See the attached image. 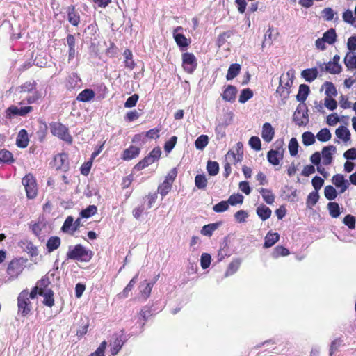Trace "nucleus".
<instances>
[{
  "label": "nucleus",
  "instance_id": "obj_1",
  "mask_svg": "<svg viewBox=\"0 0 356 356\" xmlns=\"http://www.w3.org/2000/svg\"><path fill=\"white\" fill-rule=\"evenodd\" d=\"M93 256V252L86 249L81 244H77L73 248L70 247L67 252V259L76 260L81 262L89 261Z\"/></svg>",
  "mask_w": 356,
  "mask_h": 356
},
{
  "label": "nucleus",
  "instance_id": "obj_2",
  "mask_svg": "<svg viewBox=\"0 0 356 356\" xmlns=\"http://www.w3.org/2000/svg\"><path fill=\"white\" fill-rule=\"evenodd\" d=\"M26 261V259L19 257L14 258L8 263L6 272L9 280H14L19 277L23 272Z\"/></svg>",
  "mask_w": 356,
  "mask_h": 356
},
{
  "label": "nucleus",
  "instance_id": "obj_3",
  "mask_svg": "<svg viewBox=\"0 0 356 356\" xmlns=\"http://www.w3.org/2000/svg\"><path fill=\"white\" fill-rule=\"evenodd\" d=\"M50 131L54 136L58 137L68 144L72 143V137L69 133L68 128L62 123L59 122H54L51 123Z\"/></svg>",
  "mask_w": 356,
  "mask_h": 356
},
{
  "label": "nucleus",
  "instance_id": "obj_4",
  "mask_svg": "<svg viewBox=\"0 0 356 356\" xmlns=\"http://www.w3.org/2000/svg\"><path fill=\"white\" fill-rule=\"evenodd\" d=\"M177 175L178 170L177 168H172L165 177L163 181L159 185L157 191L162 197H165L171 191Z\"/></svg>",
  "mask_w": 356,
  "mask_h": 356
},
{
  "label": "nucleus",
  "instance_id": "obj_5",
  "mask_svg": "<svg viewBox=\"0 0 356 356\" xmlns=\"http://www.w3.org/2000/svg\"><path fill=\"white\" fill-rule=\"evenodd\" d=\"M18 314L26 317L31 314L32 310V304L30 298L27 297V289L22 291L17 297Z\"/></svg>",
  "mask_w": 356,
  "mask_h": 356
},
{
  "label": "nucleus",
  "instance_id": "obj_6",
  "mask_svg": "<svg viewBox=\"0 0 356 356\" xmlns=\"http://www.w3.org/2000/svg\"><path fill=\"white\" fill-rule=\"evenodd\" d=\"M22 184L24 186L26 196L29 199H33L38 194V186L35 177L29 173L22 179Z\"/></svg>",
  "mask_w": 356,
  "mask_h": 356
},
{
  "label": "nucleus",
  "instance_id": "obj_7",
  "mask_svg": "<svg viewBox=\"0 0 356 356\" xmlns=\"http://www.w3.org/2000/svg\"><path fill=\"white\" fill-rule=\"evenodd\" d=\"M308 109L305 103H300L296 107L293 115V120L296 125L301 127L307 124L309 122Z\"/></svg>",
  "mask_w": 356,
  "mask_h": 356
},
{
  "label": "nucleus",
  "instance_id": "obj_8",
  "mask_svg": "<svg viewBox=\"0 0 356 356\" xmlns=\"http://www.w3.org/2000/svg\"><path fill=\"white\" fill-rule=\"evenodd\" d=\"M182 67L188 74H193L197 67L195 56L193 53L184 52L181 54Z\"/></svg>",
  "mask_w": 356,
  "mask_h": 356
},
{
  "label": "nucleus",
  "instance_id": "obj_9",
  "mask_svg": "<svg viewBox=\"0 0 356 356\" xmlns=\"http://www.w3.org/2000/svg\"><path fill=\"white\" fill-rule=\"evenodd\" d=\"M52 165L57 171H62L63 172L69 171L70 162L68 154L63 152L55 155Z\"/></svg>",
  "mask_w": 356,
  "mask_h": 356
},
{
  "label": "nucleus",
  "instance_id": "obj_10",
  "mask_svg": "<svg viewBox=\"0 0 356 356\" xmlns=\"http://www.w3.org/2000/svg\"><path fill=\"white\" fill-rule=\"evenodd\" d=\"M33 108L31 106L18 108L13 105L6 109V113L8 118H11L13 115L25 116L26 114L33 111Z\"/></svg>",
  "mask_w": 356,
  "mask_h": 356
},
{
  "label": "nucleus",
  "instance_id": "obj_11",
  "mask_svg": "<svg viewBox=\"0 0 356 356\" xmlns=\"http://www.w3.org/2000/svg\"><path fill=\"white\" fill-rule=\"evenodd\" d=\"M283 149H270L267 153V160L270 164L277 165L280 164V161L283 159Z\"/></svg>",
  "mask_w": 356,
  "mask_h": 356
},
{
  "label": "nucleus",
  "instance_id": "obj_12",
  "mask_svg": "<svg viewBox=\"0 0 356 356\" xmlns=\"http://www.w3.org/2000/svg\"><path fill=\"white\" fill-rule=\"evenodd\" d=\"M237 92L238 90L236 86L227 85L225 86L221 97L225 102L232 103L236 100Z\"/></svg>",
  "mask_w": 356,
  "mask_h": 356
},
{
  "label": "nucleus",
  "instance_id": "obj_13",
  "mask_svg": "<svg viewBox=\"0 0 356 356\" xmlns=\"http://www.w3.org/2000/svg\"><path fill=\"white\" fill-rule=\"evenodd\" d=\"M140 153V148L134 145H130L125 149L121 155L123 161H130L138 156Z\"/></svg>",
  "mask_w": 356,
  "mask_h": 356
},
{
  "label": "nucleus",
  "instance_id": "obj_14",
  "mask_svg": "<svg viewBox=\"0 0 356 356\" xmlns=\"http://www.w3.org/2000/svg\"><path fill=\"white\" fill-rule=\"evenodd\" d=\"M67 15L68 22L74 26H78L80 23V15L76 10L75 6L71 5L67 8Z\"/></svg>",
  "mask_w": 356,
  "mask_h": 356
},
{
  "label": "nucleus",
  "instance_id": "obj_15",
  "mask_svg": "<svg viewBox=\"0 0 356 356\" xmlns=\"http://www.w3.org/2000/svg\"><path fill=\"white\" fill-rule=\"evenodd\" d=\"M124 334H121L120 335H115L114 341L111 343V356L116 355L120 350H121L122 346L124 345Z\"/></svg>",
  "mask_w": 356,
  "mask_h": 356
},
{
  "label": "nucleus",
  "instance_id": "obj_16",
  "mask_svg": "<svg viewBox=\"0 0 356 356\" xmlns=\"http://www.w3.org/2000/svg\"><path fill=\"white\" fill-rule=\"evenodd\" d=\"M275 136V130L270 123L265 122L262 126L261 137L266 143L272 141Z\"/></svg>",
  "mask_w": 356,
  "mask_h": 356
},
{
  "label": "nucleus",
  "instance_id": "obj_17",
  "mask_svg": "<svg viewBox=\"0 0 356 356\" xmlns=\"http://www.w3.org/2000/svg\"><path fill=\"white\" fill-rule=\"evenodd\" d=\"M332 181L333 184L337 188H340V192L343 193L348 188L349 183L344 179L341 174H337L332 177Z\"/></svg>",
  "mask_w": 356,
  "mask_h": 356
},
{
  "label": "nucleus",
  "instance_id": "obj_18",
  "mask_svg": "<svg viewBox=\"0 0 356 356\" xmlns=\"http://www.w3.org/2000/svg\"><path fill=\"white\" fill-rule=\"evenodd\" d=\"M173 38L180 50L184 51L191 44V40L186 38L182 33H173Z\"/></svg>",
  "mask_w": 356,
  "mask_h": 356
},
{
  "label": "nucleus",
  "instance_id": "obj_19",
  "mask_svg": "<svg viewBox=\"0 0 356 356\" xmlns=\"http://www.w3.org/2000/svg\"><path fill=\"white\" fill-rule=\"evenodd\" d=\"M336 152V147L334 145L324 147L322 149L323 163L327 165L332 162V154Z\"/></svg>",
  "mask_w": 356,
  "mask_h": 356
},
{
  "label": "nucleus",
  "instance_id": "obj_20",
  "mask_svg": "<svg viewBox=\"0 0 356 356\" xmlns=\"http://www.w3.org/2000/svg\"><path fill=\"white\" fill-rule=\"evenodd\" d=\"M29 143L27 131L24 129H21L16 139V145L19 148H26L29 145Z\"/></svg>",
  "mask_w": 356,
  "mask_h": 356
},
{
  "label": "nucleus",
  "instance_id": "obj_21",
  "mask_svg": "<svg viewBox=\"0 0 356 356\" xmlns=\"http://www.w3.org/2000/svg\"><path fill=\"white\" fill-rule=\"evenodd\" d=\"M66 40L69 48L68 61H70L74 58L76 55V39L72 34H68Z\"/></svg>",
  "mask_w": 356,
  "mask_h": 356
},
{
  "label": "nucleus",
  "instance_id": "obj_22",
  "mask_svg": "<svg viewBox=\"0 0 356 356\" xmlns=\"http://www.w3.org/2000/svg\"><path fill=\"white\" fill-rule=\"evenodd\" d=\"M54 293L51 289H48L46 291H40V296L44 297L42 303L49 307H52L54 305Z\"/></svg>",
  "mask_w": 356,
  "mask_h": 356
},
{
  "label": "nucleus",
  "instance_id": "obj_23",
  "mask_svg": "<svg viewBox=\"0 0 356 356\" xmlns=\"http://www.w3.org/2000/svg\"><path fill=\"white\" fill-rule=\"evenodd\" d=\"M280 240V235L277 232H268L265 236L264 248H269L273 246Z\"/></svg>",
  "mask_w": 356,
  "mask_h": 356
},
{
  "label": "nucleus",
  "instance_id": "obj_24",
  "mask_svg": "<svg viewBox=\"0 0 356 356\" xmlns=\"http://www.w3.org/2000/svg\"><path fill=\"white\" fill-rule=\"evenodd\" d=\"M318 70L316 67L308 68L304 70L301 72L302 76L305 79L306 81L312 82L315 80L318 76Z\"/></svg>",
  "mask_w": 356,
  "mask_h": 356
},
{
  "label": "nucleus",
  "instance_id": "obj_25",
  "mask_svg": "<svg viewBox=\"0 0 356 356\" xmlns=\"http://www.w3.org/2000/svg\"><path fill=\"white\" fill-rule=\"evenodd\" d=\"M344 64L348 70L356 69V53L348 51L344 58Z\"/></svg>",
  "mask_w": 356,
  "mask_h": 356
},
{
  "label": "nucleus",
  "instance_id": "obj_26",
  "mask_svg": "<svg viewBox=\"0 0 356 356\" xmlns=\"http://www.w3.org/2000/svg\"><path fill=\"white\" fill-rule=\"evenodd\" d=\"M61 244V240L58 236H51L47 242L46 246L48 252H52L58 249Z\"/></svg>",
  "mask_w": 356,
  "mask_h": 356
},
{
  "label": "nucleus",
  "instance_id": "obj_27",
  "mask_svg": "<svg viewBox=\"0 0 356 356\" xmlns=\"http://www.w3.org/2000/svg\"><path fill=\"white\" fill-rule=\"evenodd\" d=\"M221 223V222H218L204 225L201 229V234L204 236H211L213 232L219 227Z\"/></svg>",
  "mask_w": 356,
  "mask_h": 356
},
{
  "label": "nucleus",
  "instance_id": "obj_28",
  "mask_svg": "<svg viewBox=\"0 0 356 356\" xmlns=\"http://www.w3.org/2000/svg\"><path fill=\"white\" fill-rule=\"evenodd\" d=\"M337 35L336 33V31L333 28H330L327 31H325L322 37L325 43H327L329 44H333L334 43H335L337 41Z\"/></svg>",
  "mask_w": 356,
  "mask_h": 356
},
{
  "label": "nucleus",
  "instance_id": "obj_29",
  "mask_svg": "<svg viewBox=\"0 0 356 356\" xmlns=\"http://www.w3.org/2000/svg\"><path fill=\"white\" fill-rule=\"evenodd\" d=\"M95 97V92L92 89H85L82 90L76 97L79 102H86Z\"/></svg>",
  "mask_w": 356,
  "mask_h": 356
},
{
  "label": "nucleus",
  "instance_id": "obj_30",
  "mask_svg": "<svg viewBox=\"0 0 356 356\" xmlns=\"http://www.w3.org/2000/svg\"><path fill=\"white\" fill-rule=\"evenodd\" d=\"M123 56L124 57L125 67L130 70H133L136 66V63L133 60V54L131 51L129 49H126L124 51Z\"/></svg>",
  "mask_w": 356,
  "mask_h": 356
},
{
  "label": "nucleus",
  "instance_id": "obj_31",
  "mask_svg": "<svg viewBox=\"0 0 356 356\" xmlns=\"http://www.w3.org/2000/svg\"><path fill=\"white\" fill-rule=\"evenodd\" d=\"M74 227V218L72 216H68L61 227V231L64 233L74 235L75 232H72Z\"/></svg>",
  "mask_w": 356,
  "mask_h": 356
},
{
  "label": "nucleus",
  "instance_id": "obj_32",
  "mask_svg": "<svg viewBox=\"0 0 356 356\" xmlns=\"http://www.w3.org/2000/svg\"><path fill=\"white\" fill-rule=\"evenodd\" d=\"M271 210L264 204H261L257 209V214L262 220L268 219L271 216Z\"/></svg>",
  "mask_w": 356,
  "mask_h": 356
},
{
  "label": "nucleus",
  "instance_id": "obj_33",
  "mask_svg": "<svg viewBox=\"0 0 356 356\" xmlns=\"http://www.w3.org/2000/svg\"><path fill=\"white\" fill-rule=\"evenodd\" d=\"M327 208L329 214L333 218H337L341 214V209L339 204L336 202H330L327 204Z\"/></svg>",
  "mask_w": 356,
  "mask_h": 356
},
{
  "label": "nucleus",
  "instance_id": "obj_34",
  "mask_svg": "<svg viewBox=\"0 0 356 356\" xmlns=\"http://www.w3.org/2000/svg\"><path fill=\"white\" fill-rule=\"evenodd\" d=\"M309 87L307 85L301 84L299 86L298 92L296 95L297 100L302 103H304L309 93Z\"/></svg>",
  "mask_w": 356,
  "mask_h": 356
},
{
  "label": "nucleus",
  "instance_id": "obj_35",
  "mask_svg": "<svg viewBox=\"0 0 356 356\" xmlns=\"http://www.w3.org/2000/svg\"><path fill=\"white\" fill-rule=\"evenodd\" d=\"M14 161L13 155L10 151L6 149H3L0 151V163L11 164L14 163Z\"/></svg>",
  "mask_w": 356,
  "mask_h": 356
},
{
  "label": "nucleus",
  "instance_id": "obj_36",
  "mask_svg": "<svg viewBox=\"0 0 356 356\" xmlns=\"http://www.w3.org/2000/svg\"><path fill=\"white\" fill-rule=\"evenodd\" d=\"M259 192L268 204H272L275 202V195L271 190L262 188L259 190Z\"/></svg>",
  "mask_w": 356,
  "mask_h": 356
},
{
  "label": "nucleus",
  "instance_id": "obj_37",
  "mask_svg": "<svg viewBox=\"0 0 356 356\" xmlns=\"http://www.w3.org/2000/svg\"><path fill=\"white\" fill-rule=\"evenodd\" d=\"M241 71V65L237 63L232 64L227 71V74L226 75V79L227 80H232L234 79Z\"/></svg>",
  "mask_w": 356,
  "mask_h": 356
},
{
  "label": "nucleus",
  "instance_id": "obj_38",
  "mask_svg": "<svg viewBox=\"0 0 356 356\" xmlns=\"http://www.w3.org/2000/svg\"><path fill=\"white\" fill-rule=\"evenodd\" d=\"M336 136L342 139L344 142H347L350 139V133L349 130L343 126L339 127L336 129Z\"/></svg>",
  "mask_w": 356,
  "mask_h": 356
},
{
  "label": "nucleus",
  "instance_id": "obj_39",
  "mask_svg": "<svg viewBox=\"0 0 356 356\" xmlns=\"http://www.w3.org/2000/svg\"><path fill=\"white\" fill-rule=\"evenodd\" d=\"M290 254L289 250L282 245L276 246L272 252V257L274 259H277L280 257H286Z\"/></svg>",
  "mask_w": 356,
  "mask_h": 356
},
{
  "label": "nucleus",
  "instance_id": "obj_40",
  "mask_svg": "<svg viewBox=\"0 0 356 356\" xmlns=\"http://www.w3.org/2000/svg\"><path fill=\"white\" fill-rule=\"evenodd\" d=\"M276 93L279 95V96L283 99H287L289 95V90H288L287 87H284L283 86V76H282L280 79V84L276 90Z\"/></svg>",
  "mask_w": 356,
  "mask_h": 356
},
{
  "label": "nucleus",
  "instance_id": "obj_41",
  "mask_svg": "<svg viewBox=\"0 0 356 356\" xmlns=\"http://www.w3.org/2000/svg\"><path fill=\"white\" fill-rule=\"evenodd\" d=\"M154 163V161L149 156H146L138 163H136L134 168L136 170L139 171L148 167L149 165H152Z\"/></svg>",
  "mask_w": 356,
  "mask_h": 356
},
{
  "label": "nucleus",
  "instance_id": "obj_42",
  "mask_svg": "<svg viewBox=\"0 0 356 356\" xmlns=\"http://www.w3.org/2000/svg\"><path fill=\"white\" fill-rule=\"evenodd\" d=\"M342 67L339 63L328 62L325 65V71L332 74H337L341 72Z\"/></svg>",
  "mask_w": 356,
  "mask_h": 356
},
{
  "label": "nucleus",
  "instance_id": "obj_43",
  "mask_svg": "<svg viewBox=\"0 0 356 356\" xmlns=\"http://www.w3.org/2000/svg\"><path fill=\"white\" fill-rule=\"evenodd\" d=\"M319 200V194L318 191L311 192L307 198L306 204L308 208L314 207Z\"/></svg>",
  "mask_w": 356,
  "mask_h": 356
},
{
  "label": "nucleus",
  "instance_id": "obj_44",
  "mask_svg": "<svg viewBox=\"0 0 356 356\" xmlns=\"http://www.w3.org/2000/svg\"><path fill=\"white\" fill-rule=\"evenodd\" d=\"M331 137V133L327 128L321 129L316 134L317 139L321 142H327L330 140Z\"/></svg>",
  "mask_w": 356,
  "mask_h": 356
},
{
  "label": "nucleus",
  "instance_id": "obj_45",
  "mask_svg": "<svg viewBox=\"0 0 356 356\" xmlns=\"http://www.w3.org/2000/svg\"><path fill=\"white\" fill-rule=\"evenodd\" d=\"M97 212V208L95 205H89L80 212V216L81 218H88L94 216Z\"/></svg>",
  "mask_w": 356,
  "mask_h": 356
},
{
  "label": "nucleus",
  "instance_id": "obj_46",
  "mask_svg": "<svg viewBox=\"0 0 356 356\" xmlns=\"http://www.w3.org/2000/svg\"><path fill=\"white\" fill-rule=\"evenodd\" d=\"M208 143V136L207 135H201L195 140V145L197 149L202 150Z\"/></svg>",
  "mask_w": 356,
  "mask_h": 356
},
{
  "label": "nucleus",
  "instance_id": "obj_47",
  "mask_svg": "<svg viewBox=\"0 0 356 356\" xmlns=\"http://www.w3.org/2000/svg\"><path fill=\"white\" fill-rule=\"evenodd\" d=\"M253 97V92L250 88H245L241 90L238 97V102L241 104H244L248 100Z\"/></svg>",
  "mask_w": 356,
  "mask_h": 356
},
{
  "label": "nucleus",
  "instance_id": "obj_48",
  "mask_svg": "<svg viewBox=\"0 0 356 356\" xmlns=\"http://www.w3.org/2000/svg\"><path fill=\"white\" fill-rule=\"evenodd\" d=\"M207 170L209 175H216L219 172V165L218 162L209 161L207 164Z\"/></svg>",
  "mask_w": 356,
  "mask_h": 356
},
{
  "label": "nucleus",
  "instance_id": "obj_49",
  "mask_svg": "<svg viewBox=\"0 0 356 356\" xmlns=\"http://www.w3.org/2000/svg\"><path fill=\"white\" fill-rule=\"evenodd\" d=\"M324 195L327 200H333L337 197V192L332 186L329 185L325 187Z\"/></svg>",
  "mask_w": 356,
  "mask_h": 356
},
{
  "label": "nucleus",
  "instance_id": "obj_50",
  "mask_svg": "<svg viewBox=\"0 0 356 356\" xmlns=\"http://www.w3.org/2000/svg\"><path fill=\"white\" fill-rule=\"evenodd\" d=\"M195 184L197 188L204 189L207 185V179L204 175H197L195 177Z\"/></svg>",
  "mask_w": 356,
  "mask_h": 356
},
{
  "label": "nucleus",
  "instance_id": "obj_51",
  "mask_svg": "<svg viewBox=\"0 0 356 356\" xmlns=\"http://www.w3.org/2000/svg\"><path fill=\"white\" fill-rule=\"evenodd\" d=\"M138 274H136L128 283L121 293L122 297L127 298L129 296V292L132 290L135 284L136 283Z\"/></svg>",
  "mask_w": 356,
  "mask_h": 356
},
{
  "label": "nucleus",
  "instance_id": "obj_52",
  "mask_svg": "<svg viewBox=\"0 0 356 356\" xmlns=\"http://www.w3.org/2000/svg\"><path fill=\"white\" fill-rule=\"evenodd\" d=\"M302 137V143L306 146L313 145L315 143V136L312 132H305L303 133Z\"/></svg>",
  "mask_w": 356,
  "mask_h": 356
},
{
  "label": "nucleus",
  "instance_id": "obj_53",
  "mask_svg": "<svg viewBox=\"0 0 356 356\" xmlns=\"http://www.w3.org/2000/svg\"><path fill=\"white\" fill-rule=\"evenodd\" d=\"M32 232L38 237H40L42 234V230L45 227V225L42 222H38L33 225H29Z\"/></svg>",
  "mask_w": 356,
  "mask_h": 356
},
{
  "label": "nucleus",
  "instance_id": "obj_54",
  "mask_svg": "<svg viewBox=\"0 0 356 356\" xmlns=\"http://www.w3.org/2000/svg\"><path fill=\"white\" fill-rule=\"evenodd\" d=\"M325 86V95H327L326 97H330L332 96H336L337 94V89L334 86V85L332 82L326 81L324 83Z\"/></svg>",
  "mask_w": 356,
  "mask_h": 356
},
{
  "label": "nucleus",
  "instance_id": "obj_55",
  "mask_svg": "<svg viewBox=\"0 0 356 356\" xmlns=\"http://www.w3.org/2000/svg\"><path fill=\"white\" fill-rule=\"evenodd\" d=\"M37 83L35 81H26L20 86L21 92H29L35 90Z\"/></svg>",
  "mask_w": 356,
  "mask_h": 356
},
{
  "label": "nucleus",
  "instance_id": "obj_56",
  "mask_svg": "<svg viewBox=\"0 0 356 356\" xmlns=\"http://www.w3.org/2000/svg\"><path fill=\"white\" fill-rule=\"evenodd\" d=\"M241 262L238 259L232 261L228 266L226 275H230L236 273L240 267Z\"/></svg>",
  "mask_w": 356,
  "mask_h": 356
},
{
  "label": "nucleus",
  "instance_id": "obj_57",
  "mask_svg": "<svg viewBox=\"0 0 356 356\" xmlns=\"http://www.w3.org/2000/svg\"><path fill=\"white\" fill-rule=\"evenodd\" d=\"M249 145L256 151L261 149V140L258 136H252L249 140Z\"/></svg>",
  "mask_w": 356,
  "mask_h": 356
},
{
  "label": "nucleus",
  "instance_id": "obj_58",
  "mask_svg": "<svg viewBox=\"0 0 356 356\" xmlns=\"http://www.w3.org/2000/svg\"><path fill=\"white\" fill-rule=\"evenodd\" d=\"M232 35L233 32L232 31H227L220 33L218 37L217 44L219 47L222 46Z\"/></svg>",
  "mask_w": 356,
  "mask_h": 356
},
{
  "label": "nucleus",
  "instance_id": "obj_59",
  "mask_svg": "<svg viewBox=\"0 0 356 356\" xmlns=\"http://www.w3.org/2000/svg\"><path fill=\"white\" fill-rule=\"evenodd\" d=\"M298 143L295 138H292L289 143V150L292 156L297 155L298 152Z\"/></svg>",
  "mask_w": 356,
  "mask_h": 356
},
{
  "label": "nucleus",
  "instance_id": "obj_60",
  "mask_svg": "<svg viewBox=\"0 0 356 356\" xmlns=\"http://www.w3.org/2000/svg\"><path fill=\"white\" fill-rule=\"evenodd\" d=\"M243 201V196L239 193L231 195L227 200L228 203L232 206L237 204H242Z\"/></svg>",
  "mask_w": 356,
  "mask_h": 356
},
{
  "label": "nucleus",
  "instance_id": "obj_61",
  "mask_svg": "<svg viewBox=\"0 0 356 356\" xmlns=\"http://www.w3.org/2000/svg\"><path fill=\"white\" fill-rule=\"evenodd\" d=\"M229 209L227 201H221L213 207V210L216 213H222Z\"/></svg>",
  "mask_w": 356,
  "mask_h": 356
},
{
  "label": "nucleus",
  "instance_id": "obj_62",
  "mask_svg": "<svg viewBox=\"0 0 356 356\" xmlns=\"http://www.w3.org/2000/svg\"><path fill=\"white\" fill-rule=\"evenodd\" d=\"M211 261V257L208 253H203L201 255L200 264L203 269H206L209 267Z\"/></svg>",
  "mask_w": 356,
  "mask_h": 356
},
{
  "label": "nucleus",
  "instance_id": "obj_63",
  "mask_svg": "<svg viewBox=\"0 0 356 356\" xmlns=\"http://www.w3.org/2000/svg\"><path fill=\"white\" fill-rule=\"evenodd\" d=\"M229 255V248L226 243H224L221 246L218 253V260H222L225 257Z\"/></svg>",
  "mask_w": 356,
  "mask_h": 356
},
{
  "label": "nucleus",
  "instance_id": "obj_64",
  "mask_svg": "<svg viewBox=\"0 0 356 356\" xmlns=\"http://www.w3.org/2000/svg\"><path fill=\"white\" fill-rule=\"evenodd\" d=\"M107 346V342L106 341H102L97 350L92 353L89 356H105V350Z\"/></svg>",
  "mask_w": 356,
  "mask_h": 356
}]
</instances>
